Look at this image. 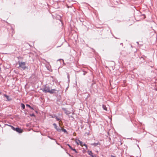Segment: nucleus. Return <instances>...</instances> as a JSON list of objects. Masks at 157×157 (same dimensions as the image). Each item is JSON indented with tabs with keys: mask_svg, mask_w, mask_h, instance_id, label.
<instances>
[{
	"mask_svg": "<svg viewBox=\"0 0 157 157\" xmlns=\"http://www.w3.org/2000/svg\"><path fill=\"white\" fill-rule=\"evenodd\" d=\"M41 90H42L45 93H49L50 94L56 93L58 91L56 89H51L49 86L47 85L44 86L43 87V88L41 89Z\"/></svg>",
	"mask_w": 157,
	"mask_h": 157,
	"instance_id": "1",
	"label": "nucleus"
},
{
	"mask_svg": "<svg viewBox=\"0 0 157 157\" xmlns=\"http://www.w3.org/2000/svg\"><path fill=\"white\" fill-rule=\"evenodd\" d=\"M19 67L22 68L24 70L26 69V67L25 66V62H21L19 63Z\"/></svg>",
	"mask_w": 157,
	"mask_h": 157,
	"instance_id": "2",
	"label": "nucleus"
},
{
	"mask_svg": "<svg viewBox=\"0 0 157 157\" xmlns=\"http://www.w3.org/2000/svg\"><path fill=\"white\" fill-rule=\"evenodd\" d=\"M62 109L63 110L64 112V113L67 115H69L71 114V112L70 111H68L67 110L66 108H63Z\"/></svg>",
	"mask_w": 157,
	"mask_h": 157,
	"instance_id": "3",
	"label": "nucleus"
},
{
	"mask_svg": "<svg viewBox=\"0 0 157 157\" xmlns=\"http://www.w3.org/2000/svg\"><path fill=\"white\" fill-rule=\"evenodd\" d=\"M88 154H89L92 157H97L96 155H93V153L91 151H88Z\"/></svg>",
	"mask_w": 157,
	"mask_h": 157,
	"instance_id": "4",
	"label": "nucleus"
},
{
	"mask_svg": "<svg viewBox=\"0 0 157 157\" xmlns=\"http://www.w3.org/2000/svg\"><path fill=\"white\" fill-rule=\"evenodd\" d=\"M15 131L19 133L21 132H22L21 129L18 128H16Z\"/></svg>",
	"mask_w": 157,
	"mask_h": 157,
	"instance_id": "5",
	"label": "nucleus"
},
{
	"mask_svg": "<svg viewBox=\"0 0 157 157\" xmlns=\"http://www.w3.org/2000/svg\"><path fill=\"white\" fill-rule=\"evenodd\" d=\"M102 107L104 110H105L106 111H107V108L105 105H102Z\"/></svg>",
	"mask_w": 157,
	"mask_h": 157,
	"instance_id": "6",
	"label": "nucleus"
},
{
	"mask_svg": "<svg viewBox=\"0 0 157 157\" xmlns=\"http://www.w3.org/2000/svg\"><path fill=\"white\" fill-rule=\"evenodd\" d=\"M99 144V142H98V143H94L91 144V145H93L94 146H96L97 145Z\"/></svg>",
	"mask_w": 157,
	"mask_h": 157,
	"instance_id": "7",
	"label": "nucleus"
},
{
	"mask_svg": "<svg viewBox=\"0 0 157 157\" xmlns=\"http://www.w3.org/2000/svg\"><path fill=\"white\" fill-rule=\"evenodd\" d=\"M52 118H56V119L57 120V121H59L60 119L58 118L57 116H56L55 115H54L53 116H52Z\"/></svg>",
	"mask_w": 157,
	"mask_h": 157,
	"instance_id": "8",
	"label": "nucleus"
},
{
	"mask_svg": "<svg viewBox=\"0 0 157 157\" xmlns=\"http://www.w3.org/2000/svg\"><path fill=\"white\" fill-rule=\"evenodd\" d=\"M86 7H87V8H86L85 9L87 10L88 9V10H90V8H89V7H90V6H89L88 4H86Z\"/></svg>",
	"mask_w": 157,
	"mask_h": 157,
	"instance_id": "9",
	"label": "nucleus"
},
{
	"mask_svg": "<svg viewBox=\"0 0 157 157\" xmlns=\"http://www.w3.org/2000/svg\"><path fill=\"white\" fill-rule=\"evenodd\" d=\"M21 107L23 108V109L25 108V105L23 103L21 104Z\"/></svg>",
	"mask_w": 157,
	"mask_h": 157,
	"instance_id": "10",
	"label": "nucleus"
},
{
	"mask_svg": "<svg viewBox=\"0 0 157 157\" xmlns=\"http://www.w3.org/2000/svg\"><path fill=\"white\" fill-rule=\"evenodd\" d=\"M80 141V140H75L76 143L78 145L79 144V143Z\"/></svg>",
	"mask_w": 157,
	"mask_h": 157,
	"instance_id": "11",
	"label": "nucleus"
},
{
	"mask_svg": "<svg viewBox=\"0 0 157 157\" xmlns=\"http://www.w3.org/2000/svg\"><path fill=\"white\" fill-rule=\"evenodd\" d=\"M4 96L6 97V98L7 99V100H10L9 99V97L8 96L6 95V94H5L4 95Z\"/></svg>",
	"mask_w": 157,
	"mask_h": 157,
	"instance_id": "12",
	"label": "nucleus"
},
{
	"mask_svg": "<svg viewBox=\"0 0 157 157\" xmlns=\"http://www.w3.org/2000/svg\"><path fill=\"white\" fill-rule=\"evenodd\" d=\"M83 142L80 141L79 142V144H80L82 146H83Z\"/></svg>",
	"mask_w": 157,
	"mask_h": 157,
	"instance_id": "13",
	"label": "nucleus"
},
{
	"mask_svg": "<svg viewBox=\"0 0 157 157\" xmlns=\"http://www.w3.org/2000/svg\"><path fill=\"white\" fill-rule=\"evenodd\" d=\"M26 106L27 107H29V108H30V109H33V108L32 107L29 105L28 104H26Z\"/></svg>",
	"mask_w": 157,
	"mask_h": 157,
	"instance_id": "14",
	"label": "nucleus"
},
{
	"mask_svg": "<svg viewBox=\"0 0 157 157\" xmlns=\"http://www.w3.org/2000/svg\"><path fill=\"white\" fill-rule=\"evenodd\" d=\"M53 125L54 126V127L56 129L57 128L56 124L55 123H54Z\"/></svg>",
	"mask_w": 157,
	"mask_h": 157,
	"instance_id": "15",
	"label": "nucleus"
},
{
	"mask_svg": "<svg viewBox=\"0 0 157 157\" xmlns=\"http://www.w3.org/2000/svg\"><path fill=\"white\" fill-rule=\"evenodd\" d=\"M71 150H73L74 151H75V152L76 153H77V151H76V150L74 149V148H71Z\"/></svg>",
	"mask_w": 157,
	"mask_h": 157,
	"instance_id": "16",
	"label": "nucleus"
},
{
	"mask_svg": "<svg viewBox=\"0 0 157 157\" xmlns=\"http://www.w3.org/2000/svg\"><path fill=\"white\" fill-rule=\"evenodd\" d=\"M140 16L143 17H142V18L144 19L145 18V16L144 14L142 15H141L140 14Z\"/></svg>",
	"mask_w": 157,
	"mask_h": 157,
	"instance_id": "17",
	"label": "nucleus"
},
{
	"mask_svg": "<svg viewBox=\"0 0 157 157\" xmlns=\"http://www.w3.org/2000/svg\"><path fill=\"white\" fill-rule=\"evenodd\" d=\"M10 126L11 127V128L12 129L15 131L16 128H15L13 126L11 125H10Z\"/></svg>",
	"mask_w": 157,
	"mask_h": 157,
	"instance_id": "18",
	"label": "nucleus"
},
{
	"mask_svg": "<svg viewBox=\"0 0 157 157\" xmlns=\"http://www.w3.org/2000/svg\"><path fill=\"white\" fill-rule=\"evenodd\" d=\"M84 146L86 147V149H87V145L85 144H83V146Z\"/></svg>",
	"mask_w": 157,
	"mask_h": 157,
	"instance_id": "19",
	"label": "nucleus"
},
{
	"mask_svg": "<svg viewBox=\"0 0 157 157\" xmlns=\"http://www.w3.org/2000/svg\"><path fill=\"white\" fill-rule=\"evenodd\" d=\"M56 129L57 130V131L59 132H60L61 131V129L60 128H57Z\"/></svg>",
	"mask_w": 157,
	"mask_h": 157,
	"instance_id": "20",
	"label": "nucleus"
},
{
	"mask_svg": "<svg viewBox=\"0 0 157 157\" xmlns=\"http://www.w3.org/2000/svg\"><path fill=\"white\" fill-rule=\"evenodd\" d=\"M62 130L64 132H67V131L64 129H62Z\"/></svg>",
	"mask_w": 157,
	"mask_h": 157,
	"instance_id": "21",
	"label": "nucleus"
},
{
	"mask_svg": "<svg viewBox=\"0 0 157 157\" xmlns=\"http://www.w3.org/2000/svg\"><path fill=\"white\" fill-rule=\"evenodd\" d=\"M70 7L71 8L72 10H73V9H75L74 7L72 5L71 6H70Z\"/></svg>",
	"mask_w": 157,
	"mask_h": 157,
	"instance_id": "22",
	"label": "nucleus"
},
{
	"mask_svg": "<svg viewBox=\"0 0 157 157\" xmlns=\"http://www.w3.org/2000/svg\"><path fill=\"white\" fill-rule=\"evenodd\" d=\"M45 8L47 9H48V8H47V7H48V4H47V5H45Z\"/></svg>",
	"mask_w": 157,
	"mask_h": 157,
	"instance_id": "23",
	"label": "nucleus"
},
{
	"mask_svg": "<svg viewBox=\"0 0 157 157\" xmlns=\"http://www.w3.org/2000/svg\"><path fill=\"white\" fill-rule=\"evenodd\" d=\"M68 146L69 148L71 149V148H72L71 147L69 144H68Z\"/></svg>",
	"mask_w": 157,
	"mask_h": 157,
	"instance_id": "24",
	"label": "nucleus"
},
{
	"mask_svg": "<svg viewBox=\"0 0 157 157\" xmlns=\"http://www.w3.org/2000/svg\"><path fill=\"white\" fill-rule=\"evenodd\" d=\"M31 116H34V114H32L31 115Z\"/></svg>",
	"mask_w": 157,
	"mask_h": 157,
	"instance_id": "25",
	"label": "nucleus"
},
{
	"mask_svg": "<svg viewBox=\"0 0 157 157\" xmlns=\"http://www.w3.org/2000/svg\"><path fill=\"white\" fill-rule=\"evenodd\" d=\"M111 157H116L114 156L113 155H111Z\"/></svg>",
	"mask_w": 157,
	"mask_h": 157,
	"instance_id": "26",
	"label": "nucleus"
},
{
	"mask_svg": "<svg viewBox=\"0 0 157 157\" xmlns=\"http://www.w3.org/2000/svg\"><path fill=\"white\" fill-rule=\"evenodd\" d=\"M137 11H138V13H140V10H137Z\"/></svg>",
	"mask_w": 157,
	"mask_h": 157,
	"instance_id": "27",
	"label": "nucleus"
},
{
	"mask_svg": "<svg viewBox=\"0 0 157 157\" xmlns=\"http://www.w3.org/2000/svg\"><path fill=\"white\" fill-rule=\"evenodd\" d=\"M48 70H49V71H50V70L49 69V68H48Z\"/></svg>",
	"mask_w": 157,
	"mask_h": 157,
	"instance_id": "28",
	"label": "nucleus"
},
{
	"mask_svg": "<svg viewBox=\"0 0 157 157\" xmlns=\"http://www.w3.org/2000/svg\"><path fill=\"white\" fill-rule=\"evenodd\" d=\"M134 8H135L136 9V10H137L136 8V7L135 6H134Z\"/></svg>",
	"mask_w": 157,
	"mask_h": 157,
	"instance_id": "29",
	"label": "nucleus"
}]
</instances>
